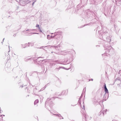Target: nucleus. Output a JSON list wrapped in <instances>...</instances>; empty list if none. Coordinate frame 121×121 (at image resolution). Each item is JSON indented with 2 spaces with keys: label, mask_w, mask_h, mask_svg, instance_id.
I'll list each match as a JSON object with an SVG mask.
<instances>
[{
  "label": "nucleus",
  "mask_w": 121,
  "mask_h": 121,
  "mask_svg": "<svg viewBox=\"0 0 121 121\" xmlns=\"http://www.w3.org/2000/svg\"><path fill=\"white\" fill-rule=\"evenodd\" d=\"M35 29H32V30H30V29H29V30H26V31H29V32H31L32 31H33L34 30H35Z\"/></svg>",
  "instance_id": "1a4fd4ad"
},
{
  "label": "nucleus",
  "mask_w": 121,
  "mask_h": 121,
  "mask_svg": "<svg viewBox=\"0 0 121 121\" xmlns=\"http://www.w3.org/2000/svg\"><path fill=\"white\" fill-rule=\"evenodd\" d=\"M52 47L55 48L56 50L57 51H60V45H58L57 46H53Z\"/></svg>",
  "instance_id": "f03ea898"
},
{
  "label": "nucleus",
  "mask_w": 121,
  "mask_h": 121,
  "mask_svg": "<svg viewBox=\"0 0 121 121\" xmlns=\"http://www.w3.org/2000/svg\"><path fill=\"white\" fill-rule=\"evenodd\" d=\"M32 34H35V33H31Z\"/></svg>",
  "instance_id": "dca6fc26"
},
{
  "label": "nucleus",
  "mask_w": 121,
  "mask_h": 121,
  "mask_svg": "<svg viewBox=\"0 0 121 121\" xmlns=\"http://www.w3.org/2000/svg\"><path fill=\"white\" fill-rule=\"evenodd\" d=\"M92 80H93V79H92Z\"/></svg>",
  "instance_id": "393cba45"
},
{
  "label": "nucleus",
  "mask_w": 121,
  "mask_h": 121,
  "mask_svg": "<svg viewBox=\"0 0 121 121\" xmlns=\"http://www.w3.org/2000/svg\"><path fill=\"white\" fill-rule=\"evenodd\" d=\"M39 32H42V31L41 30V29H40V30H39Z\"/></svg>",
  "instance_id": "ddd939ff"
},
{
  "label": "nucleus",
  "mask_w": 121,
  "mask_h": 121,
  "mask_svg": "<svg viewBox=\"0 0 121 121\" xmlns=\"http://www.w3.org/2000/svg\"><path fill=\"white\" fill-rule=\"evenodd\" d=\"M16 34L14 35H13V36L14 37H15L16 36Z\"/></svg>",
  "instance_id": "f3484780"
},
{
  "label": "nucleus",
  "mask_w": 121,
  "mask_h": 121,
  "mask_svg": "<svg viewBox=\"0 0 121 121\" xmlns=\"http://www.w3.org/2000/svg\"><path fill=\"white\" fill-rule=\"evenodd\" d=\"M57 34L56 33H55L54 34V35L53 36H52V35H51L50 36L51 38H53L55 36H57V38H56L57 39H58L59 38H60L62 37V36L61 35V34H62V32H59L57 33Z\"/></svg>",
  "instance_id": "f257e3e1"
},
{
  "label": "nucleus",
  "mask_w": 121,
  "mask_h": 121,
  "mask_svg": "<svg viewBox=\"0 0 121 121\" xmlns=\"http://www.w3.org/2000/svg\"><path fill=\"white\" fill-rule=\"evenodd\" d=\"M53 33H52L51 34H53Z\"/></svg>",
  "instance_id": "4be33fe9"
},
{
  "label": "nucleus",
  "mask_w": 121,
  "mask_h": 121,
  "mask_svg": "<svg viewBox=\"0 0 121 121\" xmlns=\"http://www.w3.org/2000/svg\"><path fill=\"white\" fill-rule=\"evenodd\" d=\"M39 100L38 99L36 100L34 102V104L35 105L38 102Z\"/></svg>",
  "instance_id": "6e6552de"
},
{
  "label": "nucleus",
  "mask_w": 121,
  "mask_h": 121,
  "mask_svg": "<svg viewBox=\"0 0 121 121\" xmlns=\"http://www.w3.org/2000/svg\"><path fill=\"white\" fill-rule=\"evenodd\" d=\"M34 2L33 3V4H34Z\"/></svg>",
  "instance_id": "5701e85b"
},
{
  "label": "nucleus",
  "mask_w": 121,
  "mask_h": 121,
  "mask_svg": "<svg viewBox=\"0 0 121 121\" xmlns=\"http://www.w3.org/2000/svg\"><path fill=\"white\" fill-rule=\"evenodd\" d=\"M4 39H3V41H4Z\"/></svg>",
  "instance_id": "aec40b11"
},
{
  "label": "nucleus",
  "mask_w": 121,
  "mask_h": 121,
  "mask_svg": "<svg viewBox=\"0 0 121 121\" xmlns=\"http://www.w3.org/2000/svg\"><path fill=\"white\" fill-rule=\"evenodd\" d=\"M38 28L39 30H40V29H41L39 27H38Z\"/></svg>",
  "instance_id": "4468645a"
},
{
  "label": "nucleus",
  "mask_w": 121,
  "mask_h": 121,
  "mask_svg": "<svg viewBox=\"0 0 121 121\" xmlns=\"http://www.w3.org/2000/svg\"><path fill=\"white\" fill-rule=\"evenodd\" d=\"M20 87H21V88H22L23 87V86H20Z\"/></svg>",
  "instance_id": "2eb2a0df"
},
{
  "label": "nucleus",
  "mask_w": 121,
  "mask_h": 121,
  "mask_svg": "<svg viewBox=\"0 0 121 121\" xmlns=\"http://www.w3.org/2000/svg\"><path fill=\"white\" fill-rule=\"evenodd\" d=\"M9 49L10 50V48H9Z\"/></svg>",
  "instance_id": "b1692460"
},
{
  "label": "nucleus",
  "mask_w": 121,
  "mask_h": 121,
  "mask_svg": "<svg viewBox=\"0 0 121 121\" xmlns=\"http://www.w3.org/2000/svg\"><path fill=\"white\" fill-rule=\"evenodd\" d=\"M60 68H63V69H66V68H65L64 67H59V68H58V69H59Z\"/></svg>",
  "instance_id": "9d476101"
},
{
  "label": "nucleus",
  "mask_w": 121,
  "mask_h": 121,
  "mask_svg": "<svg viewBox=\"0 0 121 121\" xmlns=\"http://www.w3.org/2000/svg\"><path fill=\"white\" fill-rule=\"evenodd\" d=\"M36 34H39V33H37Z\"/></svg>",
  "instance_id": "6ab92c4d"
},
{
  "label": "nucleus",
  "mask_w": 121,
  "mask_h": 121,
  "mask_svg": "<svg viewBox=\"0 0 121 121\" xmlns=\"http://www.w3.org/2000/svg\"><path fill=\"white\" fill-rule=\"evenodd\" d=\"M104 86L105 89V94L104 95V97L105 96L106 94H108V90L106 87V84H105L104 85Z\"/></svg>",
  "instance_id": "7ed1b4c3"
},
{
  "label": "nucleus",
  "mask_w": 121,
  "mask_h": 121,
  "mask_svg": "<svg viewBox=\"0 0 121 121\" xmlns=\"http://www.w3.org/2000/svg\"><path fill=\"white\" fill-rule=\"evenodd\" d=\"M53 115H56L58 117L60 116V114H53Z\"/></svg>",
  "instance_id": "9b49d317"
},
{
  "label": "nucleus",
  "mask_w": 121,
  "mask_h": 121,
  "mask_svg": "<svg viewBox=\"0 0 121 121\" xmlns=\"http://www.w3.org/2000/svg\"><path fill=\"white\" fill-rule=\"evenodd\" d=\"M60 53V52H59L58 53L59 54Z\"/></svg>",
  "instance_id": "a211bd4d"
},
{
  "label": "nucleus",
  "mask_w": 121,
  "mask_h": 121,
  "mask_svg": "<svg viewBox=\"0 0 121 121\" xmlns=\"http://www.w3.org/2000/svg\"><path fill=\"white\" fill-rule=\"evenodd\" d=\"M28 46H33L34 45L33 43H28Z\"/></svg>",
  "instance_id": "39448f33"
},
{
  "label": "nucleus",
  "mask_w": 121,
  "mask_h": 121,
  "mask_svg": "<svg viewBox=\"0 0 121 121\" xmlns=\"http://www.w3.org/2000/svg\"><path fill=\"white\" fill-rule=\"evenodd\" d=\"M47 38L48 40H50L51 39L50 36L49 35H47Z\"/></svg>",
  "instance_id": "0eeeda50"
},
{
  "label": "nucleus",
  "mask_w": 121,
  "mask_h": 121,
  "mask_svg": "<svg viewBox=\"0 0 121 121\" xmlns=\"http://www.w3.org/2000/svg\"><path fill=\"white\" fill-rule=\"evenodd\" d=\"M36 27H38H38H39V24H37L36 25Z\"/></svg>",
  "instance_id": "f8f14e48"
},
{
  "label": "nucleus",
  "mask_w": 121,
  "mask_h": 121,
  "mask_svg": "<svg viewBox=\"0 0 121 121\" xmlns=\"http://www.w3.org/2000/svg\"><path fill=\"white\" fill-rule=\"evenodd\" d=\"M37 33H35V34H36Z\"/></svg>",
  "instance_id": "412c9836"
},
{
  "label": "nucleus",
  "mask_w": 121,
  "mask_h": 121,
  "mask_svg": "<svg viewBox=\"0 0 121 121\" xmlns=\"http://www.w3.org/2000/svg\"><path fill=\"white\" fill-rule=\"evenodd\" d=\"M2 116H4V115H0V121H3Z\"/></svg>",
  "instance_id": "423d86ee"
},
{
  "label": "nucleus",
  "mask_w": 121,
  "mask_h": 121,
  "mask_svg": "<svg viewBox=\"0 0 121 121\" xmlns=\"http://www.w3.org/2000/svg\"><path fill=\"white\" fill-rule=\"evenodd\" d=\"M22 48H25L27 46V44H22Z\"/></svg>",
  "instance_id": "20e7f679"
}]
</instances>
